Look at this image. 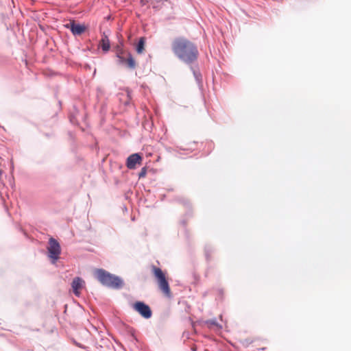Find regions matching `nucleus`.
<instances>
[{
    "label": "nucleus",
    "instance_id": "nucleus-10",
    "mask_svg": "<svg viewBox=\"0 0 351 351\" xmlns=\"http://www.w3.org/2000/svg\"><path fill=\"white\" fill-rule=\"evenodd\" d=\"M120 58V61L123 63L125 62L128 65V67L130 69H134L136 67V62L131 54H129L128 58L125 59L122 57L118 56Z\"/></svg>",
    "mask_w": 351,
    "mask_h": 351
},
{
    "label": "nucleus",
    "instance_id": "nucleus-3",
    "mask_svg": "<svg viewBox=\"0 0 351 351\" xmlns=\"http://www.w3.org/2000/svg\"><path fill=\"white\" fill-rule=\"evenodd\" d=\"M151 269L152 274L157 281L159 289L165 296L170 298L171 292L165 274L160 268L157 267L155 265H152Z\"/></svg>",
    "mask_w": 351,
    "mask_h": 351
},
{
    "label": "nucleus",
    "instance_id": "nucleus-8",
    "mask_svg": "<svg viewBox=\"0 0 351 351\" xmlns=\"http://www.w3.org/2000/svg\"><path fill=\"white\" fill-rule=\"evenodd\" d=\"M84 284V281L79 277H76L73 280L71 286L73 293L76 296L80 295V290L83 288Z\"/></svg>",
    "mask_w": 351,
    "mask_h": 351
},
{
    "label": "nucleus",
    "instance_id": "nucleus-9",
    "mask_svg": "<svg viewBox=\"0 0 351 351\" xmlns=\"http://www.w3.org/2000/svg\"><path fill=\"white\" fill-rule=\"evenodd\" d=\"M99 46L105 52L108 51L110 47V40L106 35H103L99 43Z\"/></svg>",
    "mask_w": 351,
    "mask_h": 351
},
{
    "label": "nucleus",
    "instance_id": "nucleus-11",
    "mask_svg": "<svg viewBox=\"0 0 351 351\" xmlns=\"http://www.w3.org/2000/svg\"><path fill=\"white\" fill-rule=\"evenodd\" d=\"M145 38L144 37H141L139 39L138 43L136 45V52L138 54L143 53V51H145Z\"/></svg>",
    "mask_w": 351,
    "mask_h": 351
},
{
    "label": "nucleus",
    "instance_id": "nucleus-1",
    "mask_svg": "<svg viewBox=\"0 0 351 351\" xmlns=\"http://www.w3.org/2000/svg\"><path fill=\"white\" fill-rule=\"evenodd\" d=\"M172 50L178 58L186 63L195 61L198 55L195 45L184 37L174 39L172 43Z\"/></svg>",
    "mask_w": 351,
    "mask_h": 351
},
{
    "label": "nucleus",
    "instance_id": "nucleus-5",
    "mask_svg": "<svg viewBox=\"0 0 351 351\" xmlns=\"http://www.w3.org/2000/svg\"><path fill=\"white\" fill-rule=\"evenodd\" d=\"M134 309L143 317L149 319L152 317V312L150 307L143 302H136L133 304Z\"/></svg>",
    "mask_w": 351,
    "mask_h": 351
},
{
    "label": "nucleus",
    "instance_id": "nucleus-15",
    "mask_svg": "<svg viewBox=\"0 0 351 351\" xmlns=\"http://www.w3.org/2000/svg\"><path fill=\"white\" fill-rule=\"evenodd\" d=\"M1 173H2V171H1V170H0V176L1 175Z\"/></svg>",
    "mask_w": 351,
    "mask_h": 351
},
{
    "label": "nucleus",
    "instance_id": "nucleus-4",
    "mask_svg": "<svg viewBox=\"0 0 351 351\" xmlns=\"http://www.w3.org/2000/svg\"><path fill=\"white\" fill-rule=\"evenodd\" d=\"M48 256L51 260L52 263H56L60 258L61 254V247L58 241L53 237L49 239L47 247Z\"/></svg>",
    "mask_w": 351,
    "mask_h": 351
},
{
    "label": "nucleus",
    "instance_id": "nucleus-6",
    "mask_svg": "<svg viewBox=\"0 0 351 351\" xmlns=\"http://www.w3.org/2000/svg\"><path fill=\"white\" fill-rule=\"evenodd\" d=\"M64 27L69 29L73 35H80L86 31L84 25L77 24L75 21H71L69 23L65 24Z\"/></svg>",
    "mask_w": 351,
    "mask_h": 351
},
{
    "label": "nucleus",
    "instance_id": "nucleus-12",
    "mask_svg": "<svg viewBox=\"0 0 351 351\" xmlns=\"http://www.w3.org/2000/svg\"><path fill=\"white\" fill-rule=\"evenodd\" d=\"M146 174H147V168L143 167L138 173V178H144V177H145Z\"/></svg>",
    "mask_w": 351,
    "mask_h": 351
},
{
    "label": "nucleus",
    "instance_id": "nucleus-13",
    "mask_svg": "<svg viewBox=\"0 0 351 351\" xmlns=\"http://www.w3.org/2000/svg\"><path fill=\"white\" fill-rule=\"evenodd\" d=\"M207 324L208 325L209 327H210L212 326H217L216 322L215 321H213V320L208 321L207 322Z\"/></svg>",
    "mask_w": 351,
    "mask_h": 351
},
{
    "label": "nucleus",
    "instance_id": "nucleus-7",
    "mask_svg": "<svg viewBox=\"0 0 351 351\" xmlns=\"http://www.w3.org/2000/svg\"><path fill=\"white\" fill-rule=\"evenodd\" d=\"M142 162V157L138 154H133L130 155L126 161V166L130 169L136 168V165H141Z\"/></svg>",
    "mask_w": 351,
    "mask_h": 351
},
{
    "label": "nucleus",
    "instance_id": "nucleus-2",
    "mask_svg": "<svg viewBox=\"0 0 351 351\" xmlns=\"http://www.w3.org/2000/svg\"><path fill=\"white\" fill-rule=\"evenodd\" d=\"M95 274L103 285L114 289H119L122 287L123 282L119 278L108 273L104 269H98L95 271Z\"/></svg>",
    "mask_w": 351,
    "mask_h": 351
},
{
    "label": "nucleus",
    "instance_id": "nucleus-14",
    "mask_svg": "<svg viewBox=\"0 0 351 351\" xmlns=\"http://www.w3.org/2000/svg\"><path fill=\"white\" fill-rule=\"evenodd\" d=\"M141 1L145 4L148 1V0H141Z\"/></svg>",
    "mask_w": 351,
    "mask_h": 351
}]
</instances>
